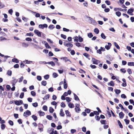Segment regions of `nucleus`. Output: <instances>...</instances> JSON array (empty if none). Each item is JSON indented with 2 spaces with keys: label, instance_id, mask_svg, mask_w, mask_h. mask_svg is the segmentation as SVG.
<instances>
[{
  "label": "nucleus",
  "instance_id": "nucleus-1",
  "mask_svg": "<svg viewBox=\"0 0 134 134\" xmlns=\"http://www.w3.org/2000/svg\"><path fill=\"white\" fill-rule=\"evenodd\" d=\"M34 32L35 34H36L38 37H41V34H42V35L44 34L42 32L39 31L38 30H35Z\"/></svg>",
  "mask_w": 134,
  "mask_h": 134
},
{
  "label": "nucleus",
  "instance_id": "nucleus-2",
  "mask_svg": "<svg viewBox=\"0 0 134 134\" xmlns=\"http://www.w3.org/2000/svg\"><path fill=\"white\" fill-rule=\"evenodd\" d=\"M31 114V111L29 110H27L23 114V116L25 117H27V116H29Z\"/></svg>",
  "mask_w": 134,
  "mask_h": 134
},
{
  "label": "nucleus",
  "instance_id": "nucleus-3",
  "mask_svg": "<svg viewBox=\"0 0 134 134\" xmlns=\"http://www.w3.org/2000/svg\"><path fill=\"white\" fill-rule=\"evenodd\" d=\"M92 61L93 63L95 64H98V63H99L100 62V61L95 59L94 58H92Z\"/></svg>",
  "mask_w": 134,
  "mask_h": 134
},
{
  "label": "nucleus",
  "instance_id": "nucleus-4",
  "mask_svg": "<svg viewBox=\"0 0 134 134\" xmlns=\"http://www.w3.org/2000/svg\"><path fill=\"white\" fill-rule=\"evenodd\" d=\"M48 27V25L46 24H40L38 26L39 28L43 29L44 28H47Z\"/></svg>",
  "mask_w": 134,
  "mask_h": 134
},
{
  "label": "nucleus",
  "instance_id": "nucleus-5",
  "mask_svg": "<svg viewBox=\"0 0 134 134\" xmlns=\"http://www.w3.org/2000/svg\"><path fill=\"white\" fill-rule=\"evenodd\" d=\"M15 104L17 105H19L23 104V101L21 100L14 101Z\"/></svg>",
  "mask_w": 134,
  "mask_h": 134
},
{
  "label": "nucleus",
  "instance_id": "nucleus-6",
  "mask_svg": "<svg viewBox=\"0 0 134 134\" xmlns=\"http://www.w3.org/2000/svg\"><path fill=\"white\" fill-rule=\"evenodd\" d=\"M114 10L115 11H117L118 10L120 11H122L124 12L127 10L126 9H122L120 8H115L114 9Z\"/></svg>",
  "mask_w": 134,
  "mask_h": 134
},
{
  "label": "nucleus",
  "instance_id": "nucleus-7",
  "mask_svg": "<svg viewBox=\"0 0 134 134\" xmlns=\"http://www.w3.org/2000/svg\"><path fill=\"white\" fill-rule=\"evenodd\" d=\"M134 11V9L132 8H131L128 10L127 11V13L128 14L132 15H133V14L132 13Z\"/></svg>",
  "mask_w": 134,
  "mask_h": 134
},
{
  "label": "nucleus",
  "instance_id": "nucleus-8",
  "mask_svg": "<svg viewBox=\"0 0 134 134\" xmlns=\"http://www.w3.org/2000/svg\"><path fill=\"white\" fill-rule=\"evenodd\" d=\"M108 45L105 46V47L107 50H108L110 49V47L111 46V44L109 42H108Z\"/></svg>",
  "mask_w": 134,
  "mask_h": 134
},
{
  "label": "nucleus",
  "instance_id": "nucleus-9",
  "mask_svg": "<svg viewBox=\"0 0 134 134\" xmlns=\"http://www.w3.org/2000/svg\"><path fill=\"white\" fill-rule=\"evenodd\" d=\"M75 110L76 111V109H78V111H81V109L79 108L80 105L78 104H75Z\"/></svg>",
  "mask_w": 134,
  "mask_h": 134
},
{
  "label": "nucleus",
  "instance_id": "nucleus-10",
  "mask_svg": "<svg viewBox=\"0 0 134 134\" xmlns=\"http://www.w3.org/2000/svg\"><path fill=\"white\" fill-rule=\"evenodd\" d=\"M67 85L66 82V80L64 79V88L65 89L67 88Z\"/></svg>",
  "mask_w": 134,
  "mask_h": 134
},
{
  "label": "nucleus",
  "instance_id": "nucleus-11",
  "mask_svg": "<svg viewBox=\"0 0 134 134\" xmlns=\"http://www.w3.org/2000/svg\"><path fill=\"white\" fill-rule=\"evenodd\" d=\"M61 59H63V60L65 61V62H66L67 61H69L70 63H71V61L69 59H68V58L66 57L61 58Z\"/></svg>",
  "mask_w": 134,
  "mask_h": 134
},
{
  "label": "nucleus",
  "instance_id": "nucleus-12",
  "mask_svg": "<svg viewBox=\"0 0 134 134\" xmlns=\"http://www.w3.org/2000/svg\"><path fill=\"white\" fill-rule=\"evenodd\" d=\"M59 114L61 116L63 117L64 116L65 114L63 112V110L62 109H60Z\"/></svg>",
  "mask_w": 134,
  "mask_h": 134
},
{
  "label": "nucleus",
  "instance_id": "nucleus-13",
  "mask_svg": "<svg viewBox=\"0 0 134 134\" xmlns=\"http://www.w3.org/2000/svg\"><path fill=\"white\" fill-rule=\"evenodd\" d=\"M108 86L113 87L114 86L115 84L114 82L113 81H111L110 82L108 83Z\"/></svg>",
  "mask_w": 134,
  "mask_h": 134
},
{
  "label": "nucleus",
  "instance_id": "nucleus-14",
  "mask_svg": "<svg viewBox=\"0 0 134 134\" xmlns=\"http://www.w3.org/2000/svg\"><path fill=\"white\" fill-rule=\"evenodd\" d=\"M119 115L120 118L122 119L124 116V114L122 112H121L119 113Z\"/></svg>",
  "mask_w": 134,
  "mask_h": 134
},
{
  "label": "nucleus",
  "instance_id": "nucleus-15",
  "mask_svg": "<svg viewBox=\"0 0 134 134\" xmlns=\"http://www.w3.org/2000/svg\"><path fill=\"white\" fill-rule=\"evenodd\" d=\"M47 64H50L52 66H55V64L53 62L51 61L47 62Z\"/></svg>",
  "mask_w": 134,
  "mask_h": 134
},
{
  "label": "nucleus",
  "instance_id": "nucleus-16",
  "mask_svg": "<svg viewBox=\"0 0 134 134\" xmlns=\"http://www.w3.org/2000/svg\"><path fill=\"white\" fill-rule=\"evenodd\" d=\"M12 79H13L12 81V83H16L18 81V80L16 79L15 77H13Z\"/></svg>",
  "mask_w": 134,
  "mask_h": 134
},
{
  "label": "nucleus",
  "instance_id": "nucleus-17",
  "mask_svg": "<svg viewBox=\"0 0 134 134\" xmlns=\"http://www.w3.org/2000/svg\"><path fill=\"white\" fill-rule=\"evenodd\" d=\"M68 106L70 108H73L74 107V104L73 103H71V102L69 103Z\"/></svg>",
  "mask_w": 134,
  "mask_h": 134
},
{
  "label": "nucleus",
  "instance_id": "nucleus-18",
  "mask_svg": "<svg viewBox=\"0 0 134 134\" xmlns=\"http://www.w3.org/2000/svg\"><path fill=\"white\" fill-rule=\"evenodd\" d=\"M89 18L92 24H94L96 23L95 21L93 19L90 17H89Z\"/></svg>",
  "mask_w": 134,
  "mask_h": 134
},
{
  "label": "nucleus",
  "instance_id": "nucleus-19",
  "mask_svg": "<svg viewBox=\"0 0 134 134\" xmlns=\"http://www.w3.org/2000/svg\"><path fill=\"white\" fill-rule=\"evenodd\" d=\"M32 12L36 14L35 15V16L36 17L38 18L40 16V14L39 13L33 11H32Z\"/></svg>",
  "mask_w": 134,
  "mask_h": 134
},
{
  "label": "nucleus",
  "instance_id": "nucleus-20",
  "mask_svg": "<svg viewBox=\"0 0 134 134\" xmlns=\"http://www.w3.org/2000/svg\"><path fill=\"white\" fill-rule=\"evenodd\" d=\"M65 113L67 115V116H69V117L71 116V115L70 113L69 112L68 110H65Z\"/></svg>",
  "mask_w": 134,
  "mask_h": 134
},
{
  "label": "nucleus",
  "instance_id": "nucleus-21",
  "mask_svg": "<svg viewBox=\"0 0 134 134\" xmlns=\"http://www.w3.org/2000/svg\"><path fill=\"white\" fill-rule=\"evenodd\" d=\"M74 99L76 100H79V99L78 97L75 93L74 94Z\"/></svg>",
  "mask_w": 134,
  "mask_h": 134
},
{
  "label": "nucleus",
  "instance_id": "nucleus-22",
  "mask_svg": "<svg viewBox=\"0 0 134 134\" xmlns=\"http://www.w3.org/2000/svg\"><path fill=\"white\" fill-rule=\"evenodd\" d=\"M127 65L128 66H134V62H129L128 63Z\"/></svg>",
  "mask_w": 134,
  "mask_h": 134
},
{
  "label": "nucleus",
  "instance_id": "nucleus-23",
  "mask_svg": "<svg viewBox=\"0 0 134 134\" xmlns=\"http://www.w3.org/2000/svg\"><path fill=\"white\" fill-rule=\"evenodd\" d=\"M94 32L96 34H98L99 32V30L97 28H95L94 30Z\"/></svg>",
  "mask_w": 134,
  "mask_h": 134
},
{
  "label": "nucleus",
  "instance_id": "nucleus-24",
  "mask_svg": "<svg viewBox=\"0 0 134 134\" xmlns=\"http://www.w3.org/2000/svg\"><path fill=\"white\" fill-rule=\"evenodd\" d=\"M12 61L13 62H15L16 63H18L19 62L18 60L15 58L13 59L12 60Z\"/></svg>",
  "mask_w": 134,
  "mask_h": 134
},
{
  "label": "nucleus",
  "instance_id": "nucleus-25",
  "mask_svg": "<svg viewBox=\"0 0 134 134\" xmlns=\"http://www.w3.org/2000/svg\"><path fill=\"white\" fill-rule=\"evenodd\" d=\"M22 46L25 47H27L29 46V44L25 42H23L22 43Z\"/></svg>",
  "mask_w": 134,
  "mask_h": 134
},
{
  "label": "nucleus",
  "instance_id": "nucleus-26",
  "mask_svg": "<svg viewBox=\"0 0 134 134\" xmlns=\"http://www.w3.org/2000/svg\"><path fill=\"white\" fill-rule=\"evenodd\" d=\"M50 95L49 94H48L46 95L43 98V100L47 99H48L49 98Z\"/></svg>",
  "mask_w": 134,
  "mask_h": 134
},
{
  "label": "nucleus",
  "instance_id": "nucleus-27",
  "mask_svg": "<svg viewBox=\"0 0 134 134\" xmlns=\"http://www.w3.org/2000/svg\"><path fill=\"white\" fill-rule=\"evenodd\" d=\"M38 113L39 114V115L40 116H43V115H44L45 114L44 113V112L41 110L38 111Z\"/></svg>",
  "mask_w": 134,
  "mask_h": 134
},
{
  "label": "nucleus",
  "instance_id": "nucleus-28",
  "mask_svg": "<svg viewBox=\"0 0 134 134\" xmlns=\"http://www.w3.org/2000/svg\"><path fill=\"white\" fill-rule=\"evenodd\" d=\"M114 45L116 47V48L118 49H120V47L119 46V45L116 42H114Z\"/></svg>",
  "mask_w": 134,
  "mask_h": 134
},
{
  "label": "nucleus",
  "instance_id": "nucleus-29",
  "mask_svg": "<svg viewBox=\"0 0 134 134\" xmlns=\"http://www.w3.org/2000/svg\"><path fill=\"white\" fill-rule=\"evenodd\" d=\"M31 117L35 121H36L37 119V116L35 115H32V116Z\"/></svg>",
  "mask_w": 134,
  "mask_h": 134
},
{
  "label": "nucleus",
  "instance_id": "nucleus-30",
  "mask_svg": "<svg viewBox=\"0 0 134 134\" xmlns=\"http://www.w3.org/2000/svg\"><path fill=\"white\" fill-rule=\"evenodd\" d=\"M115 92L117 94H119L121 92V91L120 90L115 89L114 90Z\"/></svg>",
  "mask_w": 134,
  "mask_h": 134
},
{
  "label": "nucleus",
  "instance_id": "nucleus-31",
  "mask_svg": "<svg viewBox=\"0 0 134 134\" xmlns=\"http://www.w3.org/2000/svg\"><path fill=\"white\" fill-rule=\"evenodd\" d=\"M54 28V26L52 25H50L48 26V28L51 30H52Z\"/></svg>",
  "mask_w": 134,
  "mask_h": 134
},
{
  "label": "nucleus",
  "instance_id": "nucleus-32",
  "mask_svg": "<svg viewBox=\"0 0 134 134\" xmlns=\"http://www.w3.org/2000/svg\"><path fill=\"white\" fill-rule=\"evenodd\" d=\"M24 77L23 76H21L19 79V80L18 82L19 83H21L23 81L24 79Z\"/></svg>",
  "mask_w": 134,
  "mask_h": 134
},
{
  "label": "nucleus",
  "instance_id": "nucleus-33",
  "mask_svg": "<svg viewBox=\"0 0 134 134\" xmlns=\"http://www.w3.org/2000/svg\"><path fill=\"white\" fill-rule=\"evenodd\" d=\"M78 40L80 42H82L83 41V39L80 35H79Z\"/></svg>",
  "mask_w": 134,
  "mask_h": 134
},
{
  "label": "nucleus",
  "instance_id": "nucleus-34",
  "mask_svg": "<svg viewBox=\"0 0 134 134\" xmlns=\"http://www.w3.org/2000/svg\"><path fill=\"white\" fill-rule=\"evenodd\" d=\"M5 7V5L4 4L0 2V9L4 8Z\"/></svg>",
  "mask_w": 134,
  "mask_h": 134
},
{
  "label": "nucleus",
  "instance_id": "nucleus-35",
  "mask_svg": "<svg viewBox=\"0 0 134 134\" xmlns=\"http://www.w3.org/2000/svg\"><path fill=\"white\" fill-rule=\"evenodd\" d=\"M41 84L42 85L45 86L47 84V82L46 81H43L41 82Z\"/></svg>",
  "mask_w": 134,
  "mask_h": 134
},
{
  "label": "nucleus",
  "instance_id": "nucleus-36",
  "mask_svg": "<svg viewBox=\"0 0 134 134\" xmlns=\"http://www.w3.org/2000/svg\"><path fill=\"white\" fill-rule=\"evenodd\" d=\"M47 118L49 120H52V117L51 115H47L46 116Z\"/></svg>",
  "mask_w": 134,
  "mask_h": 134
},
{
  "label": "nucleus",
  "instance_id": "nucleus-37",
  "mask_svg": "<svg viewBox=\"0 0 134 134\" xmlns=\"http://www.w3.org/2000/svg\"><path fill=\"white\" fill-rule=\"evenodd\" d=\"M118 122L120 127L121 128H123V126L119 120L118 121Z\"/></svg>",
  "mask_w": 134,
  "mask_h": 134
},
{
  "label": "nucleus",
  "instance_id": "nucleus-38",
  "mask_svg": "<svg viewBox=\"0 0 134 134\" xmlns=\"http://www.w3.org/2000/svg\"><path fill=\"white\" fill-rule=\"evenodd\" d=\"M44 42L45 43V46L46 47L48 48H50L51 47L48 45V43L47 42H46L45 41H44Z\"/></svg>",
  "mask_w": 134,
  "mask_h": 134
},
{
  "label": "nucleus",
  "instance_id": "nucleus-39",
  "mask_svg": "<svg viewBox=\"0 0 134 134\" xmlns=\"http://www.w3.org/2000/svg\"><path fill=\"white\" fill-rule=\"evenodd\" d=\"M7 74L9 76H11L12 74V71L10 70H8L7 72Z\"/></svg>",
  "mask_w": 134,
  "mask_h": 134
},
{
  "label": "nucleus",
  "instance_id": "nucleus-40",
  "mask_svg": "<svg viewBox=\"0 0 134 134\" xmlns=\"http://www.w3.org/2000/svg\"><path fill=\"white\" fill-rule=\"evenodd\" d=\"M49 111L50 113H52L54 111V109L52 107H51L49 108Z\"/></svg>",
  "mask_w": 134,
  "mask_h": 134
},
{
  "label": "nucleus",
  "instance_id": "nucleus-41",
  "mask_svg": "<svg viewBox=\"0 0 134 134\" xmlns=\"http://www.w3.org/2000/svg\"><path fill=\"white\" fill-rule=\"evenodd\" d=\"M23 62L26 64H29L30 63H32V61H29L28 60H25L23 61Z\"/></svg>",
  "mask_w": 134,
  "mask_h": 134
},
{
  "label": "nucleus",
  "instance_id": "nucleus-42",
  "mask_svg": "<svg viewBox=\"0 0 134 134\" xmlns=\"http://www.w3.org/2000/svg\"><path fill=\"white\" fill-rule=\"evenodd\" d=\"M87 36L89 38H91L93 37V35L92 33L91 32L88 34Z\"/></svg>",
  "mask_w": 134,
  "mask_h": 134
},
{
  "label": "nucleus",
  "instance_id": "nucleus-43",
  "mask_svg": "<svg viewBox=\"0 0 134 134\" xmlns=\"http://www.w3.org/2000/svg\"><path fill=\"white\" fill-rule=\"evenodd\" d=\"M101 37L103 39H105L106 38V36L103 33H102L101 34Z\"/></svg>",
  "mask_w": 134,
  "mask_h": 134
},
{
  "label": "nucleus",
  "instance_id": "nucleus-44",
  "mask_svg": "<svg viewBox=\"0 0 134 134\" xmlns=\"http://www.w3.org/2000/svg\"><path fill=\"white\" fill-rule=\"evenodd\" d=\"M116 15L118 17L120 16L121 15V13L119 11L116 12L115 13Z\"/></svg>",
  "mask_w": 134,
  "mask_h": 134
},
{
  "label": "nucleus",
  "instance_id": "nucleus-45",
  "mask_svg": "<svg viewBox=\"0 0 134 134\" xmlns=\"http://www.w3.org/2000/svg\"><path fill=\"white\" fill-rule=\"evenodd\" d=\"M49 75L47 74L44 75V77L45 79L47 80L49 78Z\"/></svg>",
  "mask_w": 134,
  "mask_h": 134
},
{
  "label": "nucleus",
  "instance_id": "nucleus-46",
  "mask_svg": "<svg viewBox=\"0 0 134 134\" xmlns=\"http://www.w3.org/2000/svg\"><path fill=\"white\" fill-rule=\"evenodd\" d=\"M85 111L87 113H90L91 111L90 109L88 108H86Z\"/></svg>",
  "mask_w": 134,
  "mask_h": 134
},
{
  "label": "nucleus",
  "instance_id": "nucleus-47",
  "mask_svg": "<svg viewBox=\"0 0 134 134\" xmlns=\"http://www.w3.org/2000/svg\"><path fill=\"white\" fill-rule=\"evenodd\" d=\"M100 122L102 124H105L106 122V121L105 120H102L100 121Z\"/></svg>",
  "mask_w": 134,
  "mask_h": 134
},
{
  "label": "nucleus",
  "instance_id": "nucleus-48",
  "mask_svg": "<svg viewBox=\"0 0 134 134\" xmlns=\"http://www.w3.org/2000/svg\"><path fill=\"white\" fill-rule=\"evenodd\" d=\"M26 35L27 36H33L34 34L30 32V33H27Z\"/></svg>",
  "mask_w": 134,
  "mask_h": 134
},
{
  "label": "nucleus",
  "instance_id": "nucleus-49",
  "mask_svg": "<svg viewBox=\"0 0 134 134\" xmlns=\"http://www.w3.org/2000/svg\"><path fill=\"white\" fill-rule=\"evenodd\" d=\"M5 127L6 126L4 124H2L1 125V129L2 130H4Z\"/></svg>",
  "mask_w": 134,
  "mask_h": 134
},
{
  "label": "nucleus",
  "instance_id": "nucleus-50",
  "mask_svg": "<svg viewBox=\"0 0 134 134\" xmlns=\"http://www.w3.org/2000/svg\"><path fill=\"white\" fill-rule=\"evenodd\" d=\"M25 40L31 42L32 41V39L30 37H27L25 39Z\"/></svg>",
  "mask_w": 134,
  "mask_h": 134
},
{
  "label": "nucleus",
  "instance_id": "nucleus-51",
  "mask_svg": "<svg viewBox=\"0 0 134 134\" xmlns=\"http://www.w3.org/2000/svg\"><path fill=\"white\" fill-rule=\"evenodd\" d=\"M37 79L38 80L40 81L42 80L41 77L40 76H37Z\"/></svg>",
  "mask_w": 134,
  "mask_h": 134
},
{
  "label": "nucleus",
  "instance_id": "nucleus-52",
  "mask_svg": "<svg viewBox=\"0 0 134 134\" xmlns=\"http://www.w3.org/2000/svg\"><path fill=\"white\" fill-rule=\"evenodd\" d=\"M95 118L96 120L97 121H99L100 119V117L98 115L96 116L95 117Z\"/></svg>",
  "mask_w": 134,
  "mask_h": 134
},
{
  "label": "nucleus",
  "instance_id": "nucleus-53",
  "mask_svg": "<svg viewBox=\"0 0 134 134\" xmlns=\"http://www.w3.org/2000/svg\"><path fill=\"white\" fill-rule=\"evenodd\" d=\"M124 121L126 125H128L129 124L130 122V121L129 120L126 119H124Z\"/></svg>",
  "mask_w": 134,
  "mask_h": 134
},
{
  "label": "nucleus",
  "instance_id": "nucleus-54",
  "mask_svg": "<svg viewBox=\"0 0 134 134\" xmlns=\"http://www.w3.org/2000/svg\"><path fill=\"white\" fill-rule=\"evenodd\" d=\"M53 77L54 78H56L58 76V75L55 72L53 73Z\"/></svg>",
  "mask_w": 134,
  "mask_h": 134
},
{
  "label": "nucleus",
  "instance_id": "nucleus-55",
  "mask_svg": "<svg viewBox=\"0 0 134 134\" xmlns=\"http://www.w3.org/2000/svg\"><path fill=\"white\" fill-rule=\"evenodd\" d=\"M42 108L45 111H47V107L46 105H44L43 107Z\"/></svg>",
  "mask_w": 134,
  "mask_h": 134
},
{
  "label": "nucleus",
  "instance_id": "nucleus-56",
  "mask_svg": "<svg viewBox=\"0 0 134 134\" xmlns=\"http://www.w3.org/2000/svg\"><path fill=\"white\" fill-rule=\"evenodd\" d=\"M32 105L34 107H36L38 106V104L37 103L35 102V103H33Z\"/></svg>",
  "mask_w": 134,
  "mask_h": 134
},
{
  "label": "nucleus",
  "instance_id": "nucleus-57",
  "mask_svg": "<svg viewBox=\"0 0 134 134\" xmlns=\"http://www.w3.org/2000/svg\"><path fill=\"white\" fill-rule=\"evenodd\" d=\"M24 96V93L23 92H21L20 96V98H23Z\"/></svg>",
  "mask_w": 134,
  "mask_h": 134
},
{
  "label": "nucleus",
  "instance_id": "nucleus-58",
  "mask_svg": "<svg viewBox=\"0 0 134 134\" xmlns=\"http://www.w3.org/2000/svg\"><path fill=\"white\" fill-rule=\"evenodd\" d=\"M78 39L79 36L77 37V36H76L75 37V38L74 39V41L75 42H77L78 41Z\"/></svg>",
  "mask_w": 134,
  "mask_h": 134
},
{
  "label": "nucleus",
  "instance_id": "nucleus-59",
  "mask_svg": "<svg viewBox=\"0 0 134 134\" xmlns=\"http://www.w3.org/2000/svg\"><path fill=\"white\" fill-rule=\"evenodd\" d=\"M31 94L33 96H34L36 95V93L33 91H32L31 92Z\"/></svg>",
  "mask_w": 134,
  "mask_h": 134
},
{
  "label": "nucleus",
  "instance_id": "nucleus-60",
  "mask_svg": "<svg viewBox=\"0 0 134 134\" xmlns=\"http://www.w3.org/2000/svg\"><path fill=\"white\" fill-rule=\"evenodd\" d=\"M61 106L62 107H63V108H65L66 106V105L63 102H62L61 103Z\"/></svg>",
  "mask_w": 134,
  "mask_h": 134
},
{
  "label": "nucleus",
  "instance_id": "nucleus-61",
  "mask_svg": "<svg viewBox=\"0 0 134 134\" xmlns=\"http://www.w3.org/2000/svg\"><path fill=\"white\" fill-rule=\"evenodd\" d=\"M83 55L87 58H88L89 57V54L87 53H84L83 54Z\"/></svg>",
  "mask_w": 134,
  "mask_h": 134
},
{
  "label": "nucleus",
  "instance_id": "nucleus-62",
  "mask_svg": "<svg viewBox=\"0 0 134 134\" xmlns=\"http://www.w3.org/2000/svg\"><path fill=\"white\" fill-rule=\"evenodd\" d=\"M8 123L9 124H10V125L11 126H13V124H14L12 120H9L8 122Z\"/></svg>",
  "mask_w": 134,
  "mask_h": 134
},
{
  "label": "nucleus",
  "instance_id": "nucleus-63",
  "mask_svg": "<svg viewBox=\"0 0 134 134\" xmlns=\"http://www.w3.org/2000/svg\"><path fill=\"white\" fill-rule=\"evenodd\" d=\"M105 2L108 5H109L110 4V2L108 0L105 1Z\"/></svg>",
  "mask_w": 134,
  "mask_h": 134
},
{
  "label": "nucleus",
  "instance_id": "nucleus-64",
  "mask_svg": "<svg viewBox=\"0 0 134 134\" xmlns=\"http://www.w3.org/2000/svg\"><path fill=\"white\" fill-rule=\"evenodd\" d=\"M129 101L131 104H132L134 105V101L132 99H130L129 100Z\"/></svg>",
  "mask_w": 134,
  "mask_h": 134
}]
</instances>
